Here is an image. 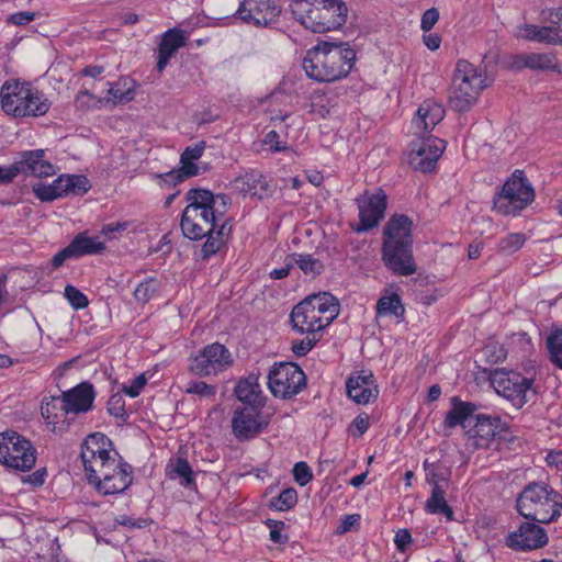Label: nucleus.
<instances>
[{"mask_svg":"<svg viewBox=\"0 0 562 562\" xmlns=\"http://www.w3.org/2000/svg\"><path fill=\"white\" fill-rule=\"evenodd\" d=\"M186 198L189 204L182 212L180 227L184 237L199 240L207 237L201 248V257L215 255L231 234L225 214L231 204L226 194H213L206 189H190Z\"/></svg>","mask_w":562,"mask_h":562,"instance_id":"nucleus-1","label":"nucleus"},{"mask_svg":"<svg viewBox=\"0 0 562 562\" xmlns=\"http://www.w3.org/2000/svg\"><path fill=\"white\" fill-rule=\"evenodd\" d=\"M80 459L88 482L100 494H119L132 484V467L112 449L111 440L102 432L87 436L81 445Z\"/></svg>","mask_w":562,"mask_h":562,"instance_id":"nucleus-2","label":"nucleus"},{"mask_svg":"<svg viewBox=\"0 0 562 562\" xmlns=\"http://www.w3.org/2000/svg\"><path fill=\"white\" fill-rule=\"evenodd\" d=\"M412 227V220L404 214L393 215L384 226L382 260L394 274L407 277L417 271Z\"/></svg>","mask_w":562,"mask_h":562,"instance_id":"nucleus-3","label":"nucleus"},{"mask_svg":"<svg viewBox=\"0 0 562 562\" xmlns=\"http://www.w3.org/2000/svg\"><path fill=\"white\" fill-rule=\"evenodd\" d=\"M356 59L348 43L321 42L308 49L303 68L306 75L318 82H333L346 77Z\"/></svg>","mask_w":562,"mask_h":562,"instance_id":"nucleus-4","label":"nucleus"},{"mask_svg":"<svg viewBox=\"0 0 562 562\" xmlns=\"http://www.w3.org/2000/svg\"><path fill=\"white\" fill-rule=\"evenodd\" d=\"M290 7L296 21L315 33L339 30L347 21L342 0H293Z\"/></svg>","mask_w":562,"mask_h":562,"instance_id":"nucleus-5","label":"nucleus"},{"mask_svg":"<svg viewBox=\"0 0 562 562\" xmlns=\"http://www.w3.org/2000/svg\"><path fill=\"white\" fill-rule=\"evenodd\" d=\"M516 507L528 520L550 524L561 516L562 495L546 483L531 482L519 493Z\"/></svg>","mask_w":562,"mask_h":562,"instance_id":"nucleus-6","label":"nucleus"},{"mask_svg":"<svg viewBox=\"0 0 562 562\" xmlns=\"http://www.w3.org/2000/svg\"><path fill=\"white\" fill-rule=\"evenodd\" d=\"M339 314L338 300L328 292L313 294L296 304L290 315L293 329L312 334L328 326Z\"/></svg>","mask_w":562,"mask_h":562,"instance_id":"nucleus-7","label":"nucleus"},{"mask_svg":"<svg viewBox=\"0 0 562 562\" xmlns=\"http://www.w3.org/2000/svg\"><path fill=\"white\" fill-rule=\"evenodd\" d=\"M490 86L483 71L468 60L456 65L449 94V104L457 112L469 111L477 101L483 89Z\"/></svg>","mask_w":562,"mask_h":562,"instance_id":"nucleus-8","label":"nucleus"},{"mask_svg":"<svg viewBox=\"0 0 562 562\" xmlns=\"http://www.w3.org/2000/svg\"><path fill=\"white\" fill-rule=\"evenodd\" d=\"M535 199V191L522 170H515L494 198L493 209L502 215H517Z\"/></svg>","mask_w":562,"mask_h":562,"instance_id":"nucleus-9","label":"nucleus"},{"mask_svg":"<svg viewBox=\"0 0 562 562\" xmlns=\"http://www.w3.org/2000/svg\"><path fill=\"white\" fill-rule=\"evenodd\" d=\"M0 462L16 471H30L36 463L33 443L16 431L0 434Z\"/></svg>","mask_w":562,"mask_h":562,"instance_id":"nucleus-10","label":"nucleus"},{"mask_svg":"<svg viewBox=\"0 0 562 562\" xmlns=\"http://www.w3.org/2000/svg\"><path fill=\"white\" fill-rule=\"evenodd\" d=\"M491 383L497 394L512 402L516 408H521L536 395L533 380L519 372L497 369L491 376Z\"/></svg>","mask_w":562,"mask_h":562,"instance_id":"nucleus-11","label":"nucleus"},{"mask_svg":"<svg viewBox=\"0 0 562 562\" xmlns=\"http://www.w3.org/2000/svg\"><path fill=\"white\" fill-rule=\"evenodd\" d=\"M30 95H32V89L18 81H5L0 90L1 108L14 117L41 116L47 113L50 103H41L38 106L31 108Z\"/></svg>","mask_w":562,"mask_h":562,"instance_id":"nucleus-12","label":"nucleus"},{"mask_svg":"<svg viewBox=\"0 0 562 562\" xmlns=\"http://www.w3.org/2000/svg\"><path fill=\"white\" fill-rule=\"evenodd\" d=\"M306 384L303 370L293 362L276 363L268 374L270 392L280 398H291L302 391Z\"/></svg>","mask_w":562,"mask_h":562,"instance_id":"nucleus-13","label":"nucleus"},{"mask_svg":"<svg viewBox=\"0 0 562 562\" xmlns=\"http://www.w3.org/2000/svg\"><path fill=\"white\" fill-rule=\"evenodd\" d=\"M233 363L232 353L222 344L205 346L198 355L189 359V371L198 376L216 375Z\"/></svg>","mask_w":562,"mask_h":562,"instance_id":"nucleus-14","label":"nucleus"},{"mask_svg":"<svg viewBox=\"0 0 562 562\" xmlns=\"http://www.w3.org/2000/svg\"><path fill=\"white\" fill-rule=\"evenodd\" d=\"M263 407L243 406L234 411L232 432L238 441L257 437L270 424V415L262 413Z\"/></svg>","mask_w":562,"mask_h":562,"instance_id":"nucleus-15","label":"nucleus"},{"mask_svg":"<svg viewBox=\"0 0 562 562\" xmlns=\"http://www.w3.org/2000/svg\"><path fill=\"white\" fill-rule=\"evenodd\" d=\"M90 189L89 180L82 175H61L50 184L38 182L33 192L43 202H50L67 194L82 195Z\"/></svg>","mask_w":562,"mask_h":562,"instance_id":"nucleus-16","label":"nucleus"},{"mask_svg":"<svg viewBox=\"0 0 562 562\" xmlns=\"http://www.w3.org/2000/svg\"><path fill=\"white\" fill-rule=\"evenodd\" d=\"M446 148V142L434 136H422L411 144L409 165L422 172L435 169Z\"/></svg>","mask_w":562,"mask_h":562,"instance_id":"nucleus-17","label":"nucleus"},{"mask_svg":"<svg viewBox=\"0 0 562 562\" xmlns=\"http://www.w3.org/2000/svg\"><path fill=\"white\" fill-rule=\"evenodd\" d=\"M359 209V224L355 227V232L363 233L376 227L384 217L387 206V198L383 190L376 192L366 191L356 199Z\"/></svg>","mask_w":562,"mask_h":562,"instance_id":"nucleus-18","label":"nucleus"},{"mask_svg":"<svg viewBox=\"0 0 562 562\" xmlns=\"http://www.w3.org/2000/svg\"><path fill=\"white\" fill-rule=\"evenodd\" d=\"M549 537L537 521H525L518 529L509 532L506 546L516 551H533L548 544Z\"/></svg>","mask_w":562,"mask_h":562,"instance_id":"nucleus-19","label":"nucleus"},{"mask_svg":"<svg viewBox=\"0 0 562 562\" xmlns=\"http://www.w3.org/2000/svg\"><path fill=\"white\" fill-rule=\"evenodd\" d=\"M238 16L255 25H268L277 21L281 13L279 0H243Z\"/></svg>","mask_w":562,"mask_h":562,"instance_id":"nucleus-20","label":"nucleus"},{"mask_svg":"<svg viewBox=\"0 0 562 562\" xmlns=\"http://www.w3.org/2000/svg\"><path fill=\"white\" fill-rule=\"evenodd\" d=\"M502 430L499 417L487 415H475L474 420L465 431L470 446L474 449L488 448L495 436Z\"/></svg>","mask_w":562,"mask_h":562,"instance_id":"nucleus-21","label":"nucleus"},{"mask_svg":"<svg viewBox=\"0 0 562 562\" xmlns=\"http://www.w3.org/2000/svg\"><path fill=\"white\" fill-rule=\"evenodd\" d=\"M206 144L201 140L193 146H188L180 156L181 167L179 170H172L162 176L165 182L177 184L186 178L194 177L199 173V168L194 164L200 159L205 150Z\"/></svg>","mask_w":562,"mask_h":562,"instance_id":"nucleus-22","label":"nucleus"},{"mask_svg":"<svg viewBox=\"0 0 562 562\" xmlns=\"http://www.w3.org/2000/svg\"><path fill=\"white\" fill-rule=\"evenodd\" d=\"M234 188L243 195H249L262 200L274 191L271 180L260 172H249L238 177L233 182Z\"/></svg>","mask_w":562,"mask_h":562,"instance_id":"nucleus-23","label":"nucleus"},{"mask_svg":"<svg viewBox=\"0 0 562 562\" xmlns=\"http://www.w3.org/2000/svg\"><path fill=\"white\" fill-rule=\"evenodd\" d=\"M41 414L47 426L54 432H64L69 427V411L61 396L45 398L41 406Z\"/></svg>","mask_w":562,"mask_h":562,"instance_id":"nucleus-24","label":"nucleus"},{"mask_svg":"<svg viewBox=\"0 0 562 562\" xmlns=\"http://www.w3.org/2000/svg\"><path fill=\"white\" fill-rule=\"evenodd\" d=\"M346 387L349 397L359 404H368L379 393L373 374L366 371L349 376Z\"/></svg>","mask_w":562,"mask_h":562,"instance_id":"nucleus-25","label":"nucleus"},{"mask_svg":"<svg viewBox=\"0 0 562 562\" xmlns=\"http://www.w3.org/2000/svg\"><path fill=\"white\" fill-rule=\"evenodd\" d=\"M44 149L26 150L21 154L19 161H15L19 173L34 177H50L55 175V167L44 159Z\"/></svg>","mask_w":562,"mask_h":562,"instance_id":"nucleus-26","label":"nucleus"},{"mask_svg":"<svg viewBox=\"0 0 562 562\" xmlns=\"http://www.w3.org/2000/svg\"><path fill=\"white\" fill-rule=\"evenodd\" d=\"M445 114L446 110L440 103L427 99L418 106L412 123L417 133H429L443 120Z\"/></svg>","mask_w":562,"mask_h":562,"instance_id":"nucleus-27","label":"nucleus"},{"mask_svg":"<svg viewBox=\"0 0 562 562\" xmlns=\"http://www.w3.org/2000/svg\"><path fill=\"white\" fill-rule=\"evenodd\" d=\"M69 413H86L92 408L94 391L91 384L80 383L76 387L64 392L61 395Z\"/></svg>","mask_w":562,"mask_h":562,"instance_id":"nucleus-28","label":"nucleus"},{"mask_svg":"<svg viewBox=\"0 0 562 562\" xmlns=\"http://www.w3.org/2000/svg\"><path fill=\"white\" fill-rule=\"evenodd\" d=\"M451 405L443 420L445 426L448 428L461 426L467 431L474 420L476 405L471 402H463L457 396L451 398Z\"/></svg>","mask_w":562,"mask_h":562,"instance_id":"nucleus-29","label":"nucleus"},{"mask_svg":"<svg viewBox=\"0 0 562 562\" xmlns=\"http://www.w3.org/2000/svg\"><path fill=\"white\" fill-rule=\"evenodd\" d=\"M234 393L236 397L248 407H263L265 397L258 383V375L250 373L248 376L240 379Z\"/></svg>","mask_w":562,"mask_h":562,"instance_id":"nucleus-30","label":"nucleus"},{"mask_svg":"<svg viewBox=\"0 0 562 562\" xmlns=\"http://www.w3.org/2000/svg\"><path fill=\"white\" fill-rule=\"evenodd\" d=\"M186 45V37L181 30H168L160 42L157 58V70L162 71L167 66L169 59L182 46Z\"/></svg>","mask_w":562,"mask_h":562,"instance_id":"nucleus-31","label":"nucleus"},{"mask_svg":"<svg viewBox=\"0 0 562 562\" xmlns=\"http://www.w3.org/2000/svg\"><path fill=\"white\" fill-rule=\"evenodd\" d=\"M425 510L432 515L441 514L446 517L447 521L454 520L453 509L447 503L445 491L437 481H434V487L431 488L429 498L426 501Z\"/></svg>","mask_w":562,"mask_h":562,"instance_id":"nucleus-32","label":"nucleus"},{"mask_svg":"<svg viewBox=\"0 0 562 562\" xmlns=\"http://www.w3.org/2000/svg\"><path fill=\"white\" fill-rule=\"evenodd\" d=\"M76 258L86 255H95L104 250L105 246L97 237L78 234L69 244Z\"/></svg>","mask_w":562,"mask_h":562,"instance_id":"nucleus-33","label":"nucleus"},{"mask_svg":"<svg viewBox=\"0 0 562 562\" xmlns=\"http://www.w3.org/2000/svg\"><path fill=\"white\" fill-rule=\"evenodd\" d=\"M527 68L531 70H552L562 72V64L552 53H527Z\"/></svg>","mask_w":562,"mask_h":562,"instance_id":"nucleus-34","label":"nucleus"},{"mask_svg":"<svg viewBox=\"0 0 562 562\" xmlns=\"http://www.w3.org/2000/svg\"><path fill=\"white\" fill-rule=\"evenodd\" d=\"M171 479H179L180 484L186 488H195L194 472L187 459L177 458L168 464Z\"/></svg>","mask_w":562,"mask_h":562,"instance_id":"nucleus-35","label":"nucleus"},{"mask_svg":"<svg viewBox=\"0 0 562 562\" xmlns=\"http://www.w3.org/2000/svg\"><path fill=\"white\" fill-rule=\"evenodd\" d=\"M292 266L296 265L305 276L315 278L324 271L323 262L310 254L291 255Z\"/></svg>","mask_w":562,"mask_h":562,"instance_id":"nucleus-36","label":"nucleus"},{"mask_svg":"<svg viewBox=\"0 0 562 562\" xmlns=\"http://www.w3.org/2000/svg\"><path fill=\"white\" fill-rule=\"evenodd\" d=\"M405 308L402 304L398 294L393 293L389 296H382L376 303V314L379 316L394 315L395 317H403Z\"/></svg>","mask_w":562,"mask_h":562,"instance_id":"nucleus-37","label":"nucleus"},{"mask_svg":"<svg viewBox=\"0 0 562 562\" xmlns=\"http://www.w3.org/2000/svg\"><path fill=\"white\" fill-rule=\"evenodd\" d=\"M217 392L216 385L209 384L202 380H191L186 384L184 393L198 396L203 400L214 398Z\"/></svg>","mask_w":562,"mask_h":562,"instance_id":"nucleus-38","label":"nucleus"},{"mask_svg":"<svg viewBox=\"0 0 562 562\" xmlns=\"http://www.w3.org/2000/svg\"><path fill=\"white\" fill-rule=\"evenodd\" d=\"M297 503V492L294 487L284 488L277 497L271 498L270 507L280 512L293 508Z\"/></svg>","mask_w":562,"mask_h":562,"instance_id":"nucleus-39","label":"nucleus"},{"mask_svg":"<svg viewBox=\"0 0 562 562\" xmlns=\"http://www.w3.org/2000/svg\"><path fill=\"white\" fill-rule=\"evenodd\" d=\"M547 348L551 362L562 369V329L554 331L547 338Z\"/></svg>","mask_w":562,"mask_h":562,"instance_id":"nucleus-40","label":"nucleus"},{"mask_svg":"<svg viewBox=\"0 0 562 562\" xmlns=\"http://www.w3.org/2000/svg\"><path fill=\"white\" fill-rule=\"evenodd\" d=\"M527 240L525 234L513 233L502 238L498 243V251L505 255H512L519 250Z\"/></svg>","mask_w":562,"mask_h":562,"instance_id":"nucleus-41","label":"nucleus"},{"mask_svg":"<svg viewBox=\"0 0 562 562\" xmlns=\"http://www.w3.org/2000/svg\"><path fill=\"white\" fill-rule=\"evenodd\" d=\"M64 295L75 310H82L89 305L87 296L74 285H66Z\"/></svg>","mask_w":562,"mask_h":562,"instance_id":"nucleus-42","label":"nucleus"},{"mask_svg":"<svg viewBox=\"0 0 562 562\" xmlns=\"http://www.w3.org/2000/svg\"><path fill=\"white\" fill-rule=\"evenodd\" d=\"M542 21L562 35V8H551L541 11Z\"/></svg>","mask_w":562,"mask_h":562,"instance_id":"nucleus-43","label":"nucleus"},{"mask_svg":"<svg viewBox=\"0 0 562 562\" xmlns=\"http://www.w3.org/2000/svg\"><path fill=\"white\" fill-rule=\"evenodd\" d=\"M156 283L154 280H147L137 285L134 296L139 303H147L156 292Z\"/></svg>","mask_w":562,"mask_h":562,"instance_id":"nucleus-44","label":"nucleus"},{"mask_svg":"<svg viewBox=\"0 0 562 562\" xmlns=\"http://www.w3.org/2000/svg\"><path fill=\"white\" fill-rule=\"evenodd\" d=\"M538 42L548 45L562 46V35L557 33L549 25L538 26Z\"/></svg>","mask_w":562,"mask_h":562,"instance_id":"nucleus-45","label":"nucleus"},{"mask_svg":"<svg viewBox=\"0 0 562 562\" xmlns=\"http://www.w3.org/2000/svg\"><path fill=\"white\" fill-rule=\"evenodd\" d=\"M108 412L116 418H127L125 401L121 394H113L108 402Z\"/></svg>","mask_w":562,"mask_h":562,"instance_id":"nucleus-46","label":"nucleus"},{"mask_svg":"<svg viewBox=\"0 0 562 562\" xmlns=\"http://www.w3.org/2000/svg\"><path fill=\"white\" fill-rule=\"evenodd\" d=\"M292 473H293L295 482L300 486H305L313 479V473L311 471V468L307 465L306 462H303V461L294 464Z\"/></svg>","mask_w":562,"mask_h":562,"instance_id":"nucleus-47","label":"nucleus"},{"mask_svg":"<svg viewBox=\"0 0 562 562\" xmlns=\"http://www.w3.org/2000/svg\"><path fill=\"white\" fill-rule=\"evenodd\" d=\"M484 355L491 363H498L506 359L507 352L502 345L496 342L487 344L483 349Z\"/></svg>","mask_w":562,"mask_h":562,"instance_id":"nucleus-48","label":"nucleus"},{"mask_svg":"<svg viewBox=\"0 0 562 562\" xmlns=\"http://www.w3.org/2000/svg\"><path fill=\"white\" fill-rule=\"evenodd\" d=\"M101 99H97L90 91L81 90L78 92L75 99L76 108L79 110H88L94 106L97 103H101Z\"/></svg>","mask_w":562,"mask_h":562,"instance_id":"nucleus-49","label":"nucleus"},{"mask_svg":"<svg viewBox=\"0 0 562 562\" xmlns=\"http://www.w3.org/2000/svg\"><path fill=\"white\" fill-rule=\"evenodd\" d=\"M146 383L147 379L145 378V375L139 374L135 379H133L130 385H124L122 387V391L131 397H136L139 395L140 391L146 385Z\"/></svg>","mask_w":562,"mask_h":562,"instance_id":"nucleus-50","label":"nucleus"},{"mask_svg":"<svg viewBox=\"0 0 562 562\" xmlns=\"http://www.w3.org/2000/svg\"><path fill=\"white\" fill-rule=\"evenodd\" d=\"M439 20V11L436 8L426 10L420 20V29L429 32Z\"/></svg>","mask_w":562,"mask_h":562,"instance_id":"nucleus-51","label":"nucleus"},{"mask_svg":"<svg viewBox=\"0 0 562 562\" xmlns=\"http://www.w3.org/2000/svg\"><path fill=\"white\" fill-rule=\"evenodd\" d=\"M412 541V535L408 529H400L395 533L394 543L400 552H405Z\"/></svg>","mask_w":562,"mask_h":562,"instance_id":"nucleus-52","label":"nucleus"},{"mask_svg":"<svg viewBox=\"0 0 562 562\" xmlns=\"http://www.w3.org/2000/svg\"><path fill=\"white\" fill-rule=\"evenodd\" d=\"M47 476L46 468H41L34 471L32 474L23 477V483L30 484L33 487H40L44 484L45 479Z\"/></svg>","mask_w":562,"mask_h":562,"instance_id":"nucleus-53","label":"nucleus"},{"mask_svg":"<svg viewBox=\"0 0 562 562\" xmlns=\"http://www.w3.org/2000/svg\"><path fill=\"white\" fill-rule=\"evenodd\" d=\"M120 82L112 85L109 88V94L113 98L115 102H124L133 99L134 91L131 89L122 90L120 87Z\"/></svg>","mask_w":562,"mask_h":562,"instance_id":"nucleus-54","label":"nucleus"},{"mask_svg":"<svg viewBox=\"0 0 562 562\" xmlns=\"http://www.w3.org/2000/svg\"><path fill=\"white\" fill-rule=\"evenodd\" d=\"M314 345H315V340L306 337L304 339H301V340H297V341H293V344H292V351L296 356L303 357V356L307 355L312 350Z\"/></svg>","mask_w":562,"mask_h":562,"instance_id":"nucleus-55","label":"nucleus"},{"mask_svg":"<svg viewBox=\"0 0 562 562\" xmlns=\"http://www.w3.org/2000/svg\"><path fill=\"white\" fill-rule=\"evenodd\" d=\"M35 19L34 12L23 11L8 16V23L13 25H26Z\"/></svg>","mask_w":562,"mask_h":562,"instance_id":"nucleus-56","label":"nucleus"},{"mask_svg":"<svg viewBox=\"0 0 562 562\" xmlns=\"http://www.w3.org/2000/svg\"><path fill=\"white\" fill-rule=\"evenodd\" d=\"M70 258H76L72 254V250L70 246H66L64 249L59 250L54 257L52 258V266L53 268L57 269L60 266L64 265V262Z\"/></svg>","mask_w":562,"mask_h":562,"instance_id":"nucleus-57","label":"nucleus"},{"mask_svg":"<svg viewBox=\"0 0 562 562\" xmlns=\"http://www.w3.org/2000/svg\"><path fill=\"white\" fill-rule=\"evenodd\" d=\"M518 36L527 41L538 42V25L525 24L520 26Z\"/></svg>","mask_w":562,"mask_h":562,"instance_id":"nucleus-58","label":"nucleus"},{"mask_svg":"<svg viewBox=\"0 0 562 562\" xmlns=\"http://www.w3.org/2000/svg\"><path fill=\"white\" fill-rule=\"evenodd\" d=\"M19 175L15 162L8 168L0 167V183H10Z\"/></svg>","mask_w":562,"mask_h":562,"instance_id":"nucleus-59","label":"nucleus"},{"mask_svg":"<svg viewBox=\"0 0 562 562\" xmlns=\"http://www.w3.org/2000/svg\"><path fill=\"white\" fill-rule=\"evenodd\" d=\"M127 226V222L110 223L102 227L101 233L105 236L113 237L115 233L125 231Z\"/></svg>","mask_w":562,"mask_h":562,"instance_id":"nucleus-60","label":"nucleus"},{"mask_svg":"<svg viewBox=\"0 0 562 562\" xmlns=\"http://www.w3.org/2000/svg\"><path fill=\"white\" fill-rule=\"evenodd\" d=\"M526 59H527V53L514 55L510 57L508 67L515 71L522 70V69L527 68Z\"/></svg>","mask_w":562,"mask_h":562,"instance_id":"nucleus-61","label":"nucleus"},{"mask_svg":"<svg viewBox=\"0 0 562 562\" xmlns=\"http://www.w3.org/2000/svg\"><path fill=\"white\" fill-rule=\"evenodd\" d=\"M284 527L282 521H274L273 527L270 530V539L276 543H284L286 541V537L281 533V529Z\"/></svg>","mask_w":562,"mask_h":562,"instance_id":"nucleus-62","label":"nucleus"},{"mask_svg":"<svg viewBox=\"0 0 562 562\" xmlns=\"http://www.w3.org/2000/svg\"><path fill=\"white\" fill-rule=\"evenodd\" d=\"M352 427H355L358 430V436H361L366 432V430L369 427V418L368 416L358 415L352 424Z\"/></svg>","mask_w":562,"mask_h":562,"instance_id":"nucleus-63","label":"nucleus"},{"mask_svg":"<svg viewBox=\"0 0 562 562\" xmlns=\"http://www.w3.org/2000/svg\"><path fill=\"white\" fill-rule=\"evenodd\" d=\"M424 44L430 50H436L440 47L441 38L438 34L431 33L428 35H424L423 37Z\"/></svg>","mask_w":562,"mask_h":562,"instance_id":"nucleus-64","label":"nucleus"}]
</instances>
